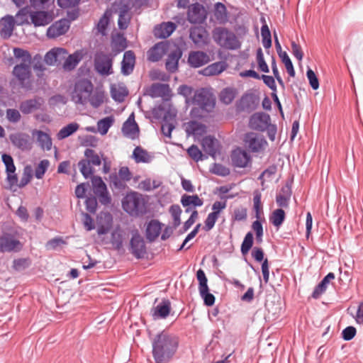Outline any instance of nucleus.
<instances>
[{
	"label": "nucleus",
	"instance_id": "nucleus-53",
	"mask_svg": "<svg viewBox=\"0 0 363 363\" xmlns=\"http://www.w3.org/2000/svg\"><path fill=\"white\" fill-rule=\"evenodd\" d=\"M256 58L259 69L262 72L268 73L269 72V69L265 62L264 54L262 52V48H260L257 50Z\"/></svg>",
	"mask_w": 363,
	"mask_h": 363
},
{
	"label": "nucleus",
	"instance_id": "nucleus-6",
	"mask_svg": "<svg viewBox=\"0 0 363 363\" xmlns=\"http://www.w3.org/2000/svg\"><path fill=\"white\" fill-rule=\"evenodd\" d=\"M145 203L143 196L137 192L128 194L122 201L123 210L130 216H139L145 213Z\"/></svg>",
	"mask_w": 363,
	"mask_h": 363
},
{
	"label": "nucleus",
	"instance_id": "nucleus-13",
	"mask_svg": "<svg viewBox=\"0 0 363 363\" xmlns=\"http://www.w3.org/2000/svg\"><path fill=\"white\" fill-rule=\"evenodd\" d=\"M270 125V116L265 113H256L250 119L249 125L252 129L264 131Z\"/></svg>",
	"mask_w": 363,
	"mask_h": 363
},
{
	"label": "nucleus",
	"instance_id": "nucleus-17",
	"mask_svg": "<svg viewBox=\"0 0 363 363\" xmlns=\"http://www.w3.org/2000/svg\"><path fill=\"white\" fill-rule=\"evenodd\" d=\"M69 28V22L66 19L56 21L47 30V36L49 38H55L65 34Z\"/></svg>",
	"mask_w": 363,
	"mask_h": 363
},
{
	"label": "nucleus",
	"instance_id": "nucleus-14",
	"mask_svg": "<svg viewBox=\"0 0 363 363\" xmlns=\"http://www.w3.org/2000/svg\"><path fill=\"white\" fill-rule=\"evenodd\" d=\"M206 18V12L199 4H193L188 11V20L191 23H202Z\"/></svg>",
	"mask_w": 363,
	"mask_h": 363
},
{
	"label": "nucleus",
	"instance_id": "nucleus-11",
	"mask_svg": "<svg viewBox=\"0 0 363 363\" xmlns=\"http://www.w3.org/2000/svg\"><path fill=\"white\" fill-rule=\"evenodd\" d=\"M23 247V244L10 233H4L0 236V252H19Z\"/></svg>",
	"mask_w": 363,
	"mask_h": 363
},
{
	"label": "nucleus",
	"instance_id": "nucleus-50",
	"mask_svg": "<svg viewBox=\"0 0 363 363\" xmlns=\"http://www.w3.org/2000/svg\"><path fill=\"white\" fill-rule=\"evenodd\" d=\"M177 91L179 94L185 98L186 104L190 105L192 101V97L191 96L194 91L193 88L187 85H181L179 86Z\"/></svg>",
	"mask_w": 363,
	"mask_h": 363
},
{
	"label": "nucleus",
	"instance_id": "nucleus-15",
	"mask_svg": "<svg viewBox=\"0 0 363 363\" xmlns=\"http://www.w3.org/2000/svg\"><path fill=\"white\" fill-rule=\"evenodd\" d=\"M130 250L132 254L137 258L143 257L146 252V247L143 238L135 231L130 240Z\"/></svg>",
	"mask_w": 363,
	"mask_h": 363
},
{
	"label": "nucleus",
	"instance_id": "nucleus-22",
	"mask_svg": "<svg viewBox=\"0 0 363 363\" xmlns=\"http://www.w3.org/2000/svg\"><path fill=\"white\" fill-rule=\"evenodd\" d=\"M135 64V56L133 51L128 50L125 52L121 62V73L128 76L130 75L134 69Z\"/></svg>",
	"mask_w": 363,
	"mask_h": 363
},
{
	"label": "nucleus",
	"instance_id": "nucleus-1",
	"mask_svg": "<svg viewBox=\"0 0 363 363\" xmlns=\"http://www.w3.org/2000/svg\"><path fill=\"white\" fill-rule=\"evenodd\" d=\"M179 346L176 335L167 331L157 334L152 339V357L156 363H167L175 354Z\"/></svg>",
	"mask_w": 363,
	"mask_h": 363
},
{
	"label": "nucleus",
	"instance_id": "nucleus-36",
	"mask_svg": "<svg viewBox=\"0 0 363 363\" xmlns=\"http://www.w3.org/2000/svg\"><path fill=\"white\" fill-rule=\"evenodd\" d=\"M133 158L137 163H148L151 162L152 157L147 150L138 146L133 152Z\"/></svg>",
	"mask_w": 363,
	"mask_h": 363
},
{
	"label": "nucleus",
	"instance_id": "nucleus-64",
	"mask_svg": "<svg viewBox=\"0 0 363 363\" xmlns=\"http://www.w3.org/2000/svg\"><path fill=\"white\" fill-rule=\"evenodd\" d=\"M253 230L256 233V240L258 242L262 241L263 228L261 222L258 220L254 221L252 225Z\"/></svg>",
	"mask_w": 363,
	"mask_h": 363
},
{
	"label": "nucleus",
	"instance_id": "nucleus-30",
	"mask_svg": "<svg viewBox=\"0 0 363 363\" xmlns=\"http://www.w3.org/2000/svg\"><path fill=\"white\" fill-rule=\"evenodd\" d=\"M184 128L188 135L201 136L206 133V126L196 121H189L184 124Z\"/></svg>",
	"mask_w": 363,
	"mask_h": 363
},
{
	"label": "nucleus",
	"instance_id": "nucleus-20",
	"mask_svg": "<svg viewBox=\"0 0 363 363\" xmlns=\"http://www.w3.org/2000/svg\"><path fill=\"white\" fill-rule=\"evenodd\" d=\"M231 158L233 164L238 167H247L251 160V157L246 150L240 147L233 151Z\"/></svg>",
	"mask_w": 363,
	"mask_h": 363
},
{
	"label": "nucleus",
	"instance_id": "nucleus-18",
	"mask_svg": "<svg viewBox=\"0 0 363 363\" xmlns=\"http://www.w3.org/2000/svg\"><path fill=\"white\" fill-rule=\"evenodd\" d=\"M190 38L198 47H202L208 43V34L205 28L196 26L190 30Z\"/></svg>",
	"mask_w": 363,
	"mask_h": 363
},
{
	"label": "nucleus",
	"instance_id": "nucleus-25",
	"mask_svg": "<svg viewBox=\"0 0 363 363\" xmlns=\"http://www.w3.org/2000/svg\"><path fill=\"white\" fill-rule=\"evenodd\" d=\"M149 94L153 98L162 97L167 99L171 96V89L168 84L156 83L150 86Z\"/></svg>",
	"mask_w": 363,
	"mask_h": 363
},
{
	"label": "nucleus",
	"instance_id": "nucleus-39",
	"mask_svg": "<svg viewBox=\"0 0 363 363\" xmlns=\"http://www.w3.org/2000/svg\"><path fill=\"white\" fill-rule=\"evenodd\" d=\"M111 96L114 100L118 102H122L128 94V91L125 86L114 84L111 86Z\"/></svg>",
	"mask_w": 363,
	"mask_h": 363
},
{
	"label": "nucleus",
	"instance_id": "nucleus-4",
	"mask_svg": "<svg viewBox=\"0 0 363 363\" xmlns=\"http://www.w3.org/2000/svg\"><path fill=\"white\" fill-rule=\"evenodd\" d=\"M212 37L215 43L223 48L235 50L241 47V43L236 35L226 28H215L212 31Z\"/></svg>",
	"mask_w": 363,
	"mask_h": 363
},
{
	"label": "nucleus",
	"instance_id": "nucleus-31",
	"mask_svg": "<svg viewBox=\"0 0 363 363\" xmlns=\"http://www.w3.org/2000/svg\"><path fill=\"white\" fill-rule=\"evenodd\" d=\"M162 230L161 223L156 220H150L146 228V238L150 242L154 241L160 234Z\"/></svg>",
	"mask_w": 363,
	"mask_h": 363
},
{
	"label": "nucleus",
	"instance_id": "nucleus-47",
	"mask_svg": "<svg viewBox=\"0 0 363 363\" xmlns=\"http://www.w3.org/2000/svg\"><path fill=\"white\" fill-rule=\"evenodd\" d=\"M282 193L279 194L276 198V202L279 207H287L291 196L290 190L288 188H283Z\"/></svg>",
	"mask_w": 363,
	"mask_h": 363
},
{
	"label": "nucleus",
	"instance_id": "nucleus-44",
	"mask_svg": "<svg viewBox=\"0 0 363 363\" xmlns=\"http://www.w3.org/2000/svg\"><path fill=\"white\" fill-rule=\"evenodd\" d=\"M214 16L220 23H225L228 21L227 10L223 4L218 2L215 4Z\"/></svg>",
	"mask_w": 363,
	"mask_h": 363
},
{
	"label": "nucleus",
	"instance_id": "nucleus-54",
	"mask_svg": "<svg viewBox=\"0 0 363 363\" xmlns=\"http://www.w3.org/2000/svg\"><path fill=\"white\" fill-rule=\"evenodd\" d=\"M91 164L83 160L78 163V167L82 175L86 178L91 177L94 174V171L91 168Z\"/></svg>",
	"mask_w": 363,
	"mask_h": 363
},
{
	"label": "nucleus",
	"instance_id": "nucleus-33",
	"mask_svg": "<svg viewBox=\"0 0 363 363\" xmlns=\"http://www.w3.org/2000/svg\"><path fill=\"white\" fill-rule=\"evenodd\" d=\"M335 279V274L333 272L328 273L323 280L315 288L312 296L314 298H318L327 289L330 282Z\"/></svg>",
	"mask_w": 363,
	"mask_h": 363
},
{
	"label": "nucleus",
	"instance_id": "nucleus-10",
	"mask_svg": "<svg viewBox=\"0 0 363 363\" xmlns=\"http://www.w3.org/2000/svg\"><path fill=\"white\" fill-rule=\"evenodd\" d=\"M196 278L199 281V291L201 297L203 299L204 304L208 306H211L215 303L214 296L209 293V289L207 284L208 280L204 272L202 269H199L196 272Z\"/></svg>",
	"mask_w": 363,
	"mask_h": 363
},
{
	"label": "nucleus",
	"instance_id": "nucleus-62",
	"mask_svg": "<svg viewBox=\"0 0 363 363\" xmlns=\"http://www.w3.org/2000/svg\"><path fill=\"white\" fill-rule=\"evenodd\" d=\"M1 157L3 162L6 166V172L14 173L16 172V167L12 157L7 154H3Z\"/></svg>",
	"mask_w": 363,
	"mask_h": 363
},
{
	"label": "nucleus",
	"instance_id": "nucleus-23",
	"mask_svg": "<svg viewBox=\"0 0 363 363\" xmlns=\"http://www.w3.org/2000/svg\"><path fill=\"white\" fill-rule=\"evenodd\" d=\"M15 20L12 16H6L0 20V35L4 38H9L13 31Z\"/></svg>",
	"mask_w": 363,
	"mask_h": 363
},
{
	"label": "nucleus",
	"instance_id": "nucleus-5",
	"mask_svg": "<svg viewBox=\"0 0 363 363\" xmlns=\"http://www.w3.org/2000/svg\"><path fill=\"white\" fill-rule=\"evenodd\" d=\"M16 17L20 21V23H29V17L30 23L35 27L47 26L51 23L54 18L53 13L52 11H29L26 9H21L16 14Z\"/></svg>",
	"mask_w": 363,
	"mask_h": 363
},
{
	"label": "nucleus",
	"instance_id": "nucleus-51",
	"mask_svg": "<svg viewBox=\"0 0 363 363\" xmlns=\"http://www.w3.org/2000/svg\"><path fill=\"white\" fill-rule=\"evenodd\" d=\"M235 93L231 88L224 89L220 94V101L225 104H230L235 99Z\"/></svg>",
	"mask_w": 363,
	"mask_h": 363
},
{
	"label": "nucleus",
	"instance_id": "nucleus-27",
	"mask_svg": "<svg viewBox=\"0 0 363 363\" xmlns=\"http://www.w3.org/2000/svg\"><path fill=\"white\" fill-rule=\"evenodd\" d=\"M32 134L36 137L37 143L41 149L47 151L52 149V141L49 134L38 130H34Z\"/></svg>",
	"mask_w": 363,
	"mask_h": 363
},
{
	"label": "nucleus",
	"instance_id": "nucleus-29",
	"mask_svg": "<svg viewBox=\"0 0 363 363\" xmlns=\"http://www.w3.org/2000/svg\"><path fill=\"white\" fill-rule=\"evenodd\" d=\"M209 57L203 52L196 51L189 54L188 62L194 67H199L208 63Z\"/></svg>",
	"mask_w": 363,
	"mask_h": 363
},
{
	"label": "nucleus",
	"instance_id": "nucleus-46",
	"mask_svg": "<svg viewBox=\"0 0 363 363\" xmlns=\"http://www.w3.org/2000/svg\"><path fill=\"white\" fill-rule=\"evenodd\" d=\"M285 219V212L281 208L274 211L269 217V221L277 228H279Z\"/></svg>",
	"mask_w": 363,
	"mask_h": 363
},
{
	"label": "nucleus",
	"instance_id": "nucleus-49",
	"mask_svg": "<svg viewBox=\"0 0 363 363\" xmlns=\"http://www.w3.org/2000/svg\"><path fill=\"white\" fill-rule=\"evenodd\" d=\"M261 35L262 38V45L265 49H269L272 46V38L268 26L265 23L261 28Z\"/></svg>",
	"mask_w": 363,
	"mask_h": 363
},
{
	"label": "nucleus",
	"instance_id": "nucleus-59",
	"mask_svg": "<svg viewBox=\"0 0 363 363\" xmlns=\"http://www.w3.org/2000/svg\"><path fill=\"white\" fill-rule=\"evenodd\" d=\"M253 244V235L252 233L249 232L246 234L244 240L241 245V252L243 255L247 254L250 248L252 247Z\"/></svg>",
	"mask_w": 363,
	"mask_h": 363
},
{
	"label": "nucleus",
	"instance_id": "nucleus-28",
	"mask_svg": "<svg viewBox=\"0 0 363 363\" xmlns=\"http://www.w3.org/2000/svg\"><path fill=\"white\" fill-rule=\"evenodd\" d=\"M176 29V25L172 22H165L157 26L154 34L158 38H168Z\"/></svg>",
	"mask_w": 363,
	"mask_h": 363
},
{
	"label": "nucleus",
	"instance_id": "nucleus-45",
	"mask_svg": "<svg viewBox=\"0 0 363 363\" xmlns=\"http://www.w3.org/2000/svg\"><path fill=\"white\" fill-rule=\"evenodd\" d=\"M84 156L86 158L85 160L90 163L91 165L99 166L101 164L103 155L100 156L92 149H86L84 152Z\"/></svg>",
	"mask_w": 363,
	"mask_h": 363
},
{
	"label": "nucleus",
	"instance_id": "nucleus-34",
	"mask_svg": "<svg viewBox=\"0 0 363 363\" xmlns=\"http://www.w3.org/2000/svg\"><path fill=\"white\" fill-rule=\"evenodd\" d=\"M201 145L204 152L211 156H214L217 151L218 141L211 136L203 138Z\"/></svg>",
	"mask_w": 363,
	"mask_h": 363
},
{
	"label": "nucleus",
	"instance_id": "nucleus-52",
	"mask_svg": "<svg viewBox=\"0 0 363 363\" xmlns=\"http://www.w3.org/2000/svg\"><path fill=\"white\" fill-rule=\"evenodd\" d=\"M50 166V162L48 160H43L40 162V163L38 164V166L35 167V177L40 179L43 177L45 173L48 170V167Z\"/></svg>",
	"mask_w": 363,
	"mask_h": 363
},
{
	"label": "nucleus",
	"instance_id": "nucleus-41",
	"mask_svg": "<svg viewBox=\"0 0 363 363\" xmlns=\"http://www.w3.org/2000/svg\"><path fill=\"white\" fill-rule=\"evenodd\" d=\"M114 121V118L112 116H107L99 120L97 122L98 133H99L101 135H106L108 133L109 128L113 125Z\"/></svg>",
	"mask_w": 363,
	"mask_h": 363
},
{
	"label": "nucleus",
	"instance_id": "nucleus-43",
	"mask_svg": "<svg viewBox=\"0 0 363 363\" xmlns=\"http://www.w3.org/2000/svg\"><path fill=\"white\" fill-rule=\"evenodd\" d=\"M112 16V12L111 10H106L104 15L99 19L97 25L96 30L98 33H101L102 35H106V28L109 23L110 18Z\"/></svg>",
	"mask_w": 363,
	"mask_h": 363
},
{
	"label": "nucleus",
	"instance_id": "nucleus-60",
	"mask_svg": "<svg viewBox=\"0 0 363 363\" xmlns=\"http://www.w3.org/2000/svg\"><path fill=\"white\" fill-rule=\"evenodd\" d=\"M169 212L173 218L174 227L179 226L181 223V208L179 205H172L169 208Z\"/></svg>",
	"mask_w": 363,
	"mask_h": 363
},
{
	"label": "nucleus",
	"instance_id": "nucleus-9",
	"mask_svg": "<svg viewBox=\"0 0 363 363\" xmlns=\"http://www.w3.org/2000/svg\"><path fill=\"white\" fill-rule=\"evenodd\" d=\"M246 147L252 152H261L264 151L268 145L265 138L257 133H247L244 138Z\"/></svg>",
	"mask_w": 363,
	"mask_h": 363
},
{
	"label": "nucleus",
	"instance_id": "nucleus-61",
	"mask_svg": "<svg viewBox=\"0 0 363 363\" xmlns=\"http://www.w3.org/2000/svg\"><path fill=\"white\" fill-rule=\"evenodd\" d=\"M111 243L117 249L121 247L123 244L122 233L119 228L116 229L111 233Z\"/></svg>",
	"mask_w": 363,
	"mask_h": 363
},
{
	"label": "nucleus",
	"instance_id": "nucleus-16",
	"mask_svg": "<svg viewBox=\"0 0 363 363\" xmlns=\"http://www.w3.org/2000/svg\"><path fill=\"white\" fill-rule=\"evenodd\" d=\"M258 104V99L253 94H244L237 103L238 111L250 112L255 109Z\"/></svg>",
	"mask_w": 363,
	"mask_h": 363
},
{
	"label": "nucleus",
	"instance_id": "nucleus-19",
	"mask_svg": "<svg viewBox=\"0 0 363 363\" xmlns=\"http://www.w3.org/2000/svg\"><path fill=\"white\" fill-rule=\"evenodd\" d=\"M44 104V100L41 97H36L22 101L19 108L23 114H29L32 112L41 109Z\"/></svg>",
	"mask_w": 363,
	"mask_h": 363
},
{
	"label": "nucleus",
	"instance_id": "nucleus-38",
	"mask_svg": "<svg viewBox=\"0 0 363 363\" xmlns=\"http://www.w3.org/2000/svg\"><path fill=\"white\" fill-rule=\"evenodd\" d=\"M83 57L82 51H76L66 59L63 67L66 70H72L76 67Z\"/></svg>",
	"mask_w": 363,
	"mask_h": 363
},
{
	"label": "nucleus",
	"instance_id": "nucleus-57",
	"mask_svg": "<svg viewBox=\"0 0 363 363\" xmlns=\"http://www.w3.org/2000/svg\"><path fill=\"white\" fill-rule=\"evenodd\" d=\"M187 153L189 157L196 162L201 161L203 160V155L199 148L192 145L187 149Z\"/></svg>",
	"mask_w": 363,
	"mask_h": 363
},
{
	"label": "nucleus",
	"instance_id": "nucleus-56",
	"mask_svg": "<svg viewBox=\"0 0 363 363\" xmlns=\"http://www.w3.org/2000/svg\"><path fill=\"white\" fill-rule=\"evenodd\" d=\"M6 119L12 123H17L21 119V115L18 110L15 108H8L6 111Z\"/></svg>",
	"mask_w": 363,
	"mask_h": 363
},
{
	"label": "nucleus",
	"instance_id": "nucleus-24",
	"mask_svg": "<svg viewBox=\"0 0 363 363\" xmlns=\"http://www.w3.org/2000/svg\"><path fill=\"white\" fill-rule=\"evenodd\" d=\"M67 55L65 49L62 48H55L48 52L45 56V62L48 65H54L57 62H60L65 59Z\"/></svg>",
	"mask_w": 363,
	"mask_h": 363
},
{
	"label": "nucleus",
	"instance_id": "nucleus-12",
	"mask_svg": "<svg viewBox=\"0 0 363 363\" xmlns=\"http://www.w3.org/2000/svg\"><path fill=\"white\" fill-rule=\"evenodd\" d=\"M9 140L12 145L22 151L30 150L32 147V141L30 135L26 133L16 132L10 134Z\"/></svg>",
	"mask_w": 363,
	"mask_h": 363
},
{
	"label": "nucleus",
	"instance_id": "nucleus-8",
	"mask_svg": "<svg viewBox=\"0 0 363 363\" xmlns=\"http://www.w3.org/2000/svg\"><path fill=\"white\" fill-rule=\"evenodd\" d=\"M113 60L111 54H106L103 52H98L94 57V67L96 71L101 75L108 76L113 73Z\"/></svg>",
	"mask_w": 363,
	"mask_h": 363
},
{
	"label": "nucleus",
	"instance_id": "nucleus-35",
	"mask_svg": "<svg viewBox=\"0 0 363 363\" xmlns=\"http://www.w3.org/2000/svg\"><path fill=\"white\" fill-rule=\"evenodd\" d=\"M182 57V52L179 50L172 52L167 59L166 68L169 72H174L178 68V62Z\"/></svg>",
	"mask_w": 363,
	"mask_h": 363
},
{
	"label": "nucleus",
	"instance_id": "nucleus-55",
	"mask_svg": "<svg viewBox=\"0 0 363 363\" xmlns=\"http://www.w3.org/2000/svg\"><path fill=\"white\" fill-rule=\"evenodd\" d=\"M33 177V169L30 165H27L23 169V176L21 179L20 183L18 184L19 187H23L26 184H28Z\"/></svg>",
	"mask_w": 363,
	"mask_h": 363
},
{
	"label": "nucleus",
	"instance_id": "nucleus-26",
	"mask_svg": "<svg viewBox=\"0 0 363 363\" xmlns=\"http://www.w3.org/2000/svg\"><path fill=\"white\" fill-rule=\"evenodd\" d=\"M122 132L125 137L130 139L138 138L139 128L134 120L133 114L130 115L128 120L123 123Z\"/></svg>",
	"mask_w": 363,
	"mask_h": 363
},
{
	"label": "nucleus",
	"instance_id": "nucleus-42",
	"mask_svg": "<svg viewBox=\"0 0 363 363\" xmlns=\"http://www.w3.org/2000/svg\"><path fill=\"white\" fill-rule=\"evenodd\" d=\"M79 128L77 123H71L60 130L57 134L58 140H63L75 133Z\"/></svg>",
	"mask_w": 363,
	"mask_h": 363
},
{
	"label": "nucleus",
	"instance_id": "nucleus-21",
	"mask_svg": "<svg viewBox=\"0 0 363 363\" xmlns=\"http://www.w3.org/2000/svg\"><path fill=\"white\" fill-rule=\"evenodd\" d=\"M170 310V301L167 299H163L158 305L152 308L151 314L154 320L164 319L169 315Z\"/></svg>",
	"mask_w": 363,
	"mask_h": 363
},
{
	"label": "nucleus",
	"instance_id": "nucleus-32",
	"mask_svg": "<svg viewBox=\"0 0 363 363\" xmlns=\"http://www.w3.org/2000/svg\"><path fill=\"white\" fill-rule=\"evenodd\" d=\"M167 45L164 43H160L156 44L147 52V58L151 62L159 61L165 54Z\"/></svg>",
	"mask_w": 363,
	"mask_h": 363
},
{
	"label": "nucleus",
	"instance_id": "nucleus-48",
	"mask_svg": "<svg viewBox=\"0 0 363 363\" xmlns=\"http://www.w3.org/2000/svg\"><path fill=\"white\" fill-rule=\"evenodd\" d=\"M104 100V93L101 91H91L90 96L89 97L88 103H89L93 107L98 108L100 106Z\"/></svg>",
	"mask_w": 363,
	"mask_h": 363
},
{
	"label": "nucleus",
	"instance_id": "nucleus-58",
	"mask_svg": "<svg viewBox=\"0 0 363 363\" xmlns=\"http://www.w3.org/2000/svg\"><path fill=\"white\" fill-rule=\"evenodd\" d=\"M91 182L95 194H99L101 191L104 192L107 189L106 185L100 177H93Z\"/></svg>",
	"mask_w": 363,
	"mask_h": 363
},
{
	"label": "nucleus",
	"instance_id": "nucleus-63",
	"mask_svg": "<svg viewBox=\"0 0 363 363\" xmlns=\"http://www.w3.org/2000/svg\"><path fill=\"white\" fill-rule=\"evenodd\" d=\"M30 262L28 259L20 258L14 259L13 262V267L17 271L25 269L30 265Z\"/></svg>",
	"mask_w": 363,
	"mask_h": 363
},
{
	"label": "nucleus",
	"instance_id": "nucleus-40",
	"mask_svg": "<svg viewBox=\"0 0 363 363\" xmlns=\"http://www.w3.org/2000/svg\"><path fill=\"white\" fill-rule=\"evenodd\" d=\"M181 203L183 206H191L193 208L201 206L203 201L198 195L184 194L181 198Z\"/></svg>",
	"mask_w": 363,
	"mask_h": 363
},
{
	"label": "nucleus",
	"instance_id": "nucleus-37",
	"mask_svg": "<svg viewBox=\"0 0 363 363\" xmlns=\"http://www.w3.org/2000/svg\"><path fill=\"white\" fill-rule=\"evenodd\" d=\"M228 65L225 62H214L203 70V74L206 76L217 75L223 72Z\"/></svg>",
	"mask_w": 363,
	"mask_h": 363
},
{
	"label": "nucleus",
	"instance_id": "nucleus-3",
	"mask_svg": "<svg viewBox=\"0 0 363 363\" xmlns=\"http://www.w3.org/2000/svg\"><path fill=\"white\" fill-rule=\"evenodd\" d=\"M215 97L211 91L206 88H201L194 91L191 104L197 105L191 111L193 117H203L206 113L213 110L215 106Z\"/></svg>",
	"mask_w": 363,
	"mask_h": 363
},
{
	"label": "nucleus",
	"instance_id": "nucleus-2",
	"mask_svg": "<svg viewBox=\"0 0 363 363\" xmlns=\"http://www.w3.org/2000/svg\"><path fill=\"white\" fill-rule=\"evenodd\" d=\"M13 57L16 65L13 75L18 80L21 87L26 89L31 88L30 78L32 57L28 51L19 48H13Z\"/></svg>",
	"mask_w": 363,
	"mask_h": 363
},
{
	"label": "nucleus",
	"instance_id": "nucleus-7",
	"mask_svg": "<svg viewBox=\"0 0 363 363\" xmlns=\"http://www.w3.org/2000/svg\"><path fill=\"white\" fill-rule=\"evenodd\" d=\"M93 91V84L87 79L77 81L71 93L72 101L76 104L86 105Z\"/></svg>",
	"mask_w": 363,
	"mask_h": 363
}]
</instances>
